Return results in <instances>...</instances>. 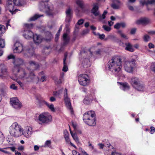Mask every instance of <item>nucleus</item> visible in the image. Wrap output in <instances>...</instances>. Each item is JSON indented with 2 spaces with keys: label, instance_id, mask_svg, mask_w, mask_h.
Here are the masks:
<instances>
[{
  "label": "nucleus",
  "instance_id": "obj_33",
  "mask_svg": "<svg viewBox=\"0 0 155 155\" xmlns=\"http://www.w3.org/2000/svg\"><path fill=\"white\" fill-rule=\"evenodd\" d=\"M26 50L28 51V52L30 54V55L32 56H34V57L36 56V54L34 53V48L32 47V46H31V48L29 49L27 48Z\"/></svg>",
  "mask_w": 155,
  "mask_h": 155
},
{
  "label": "nucleus",
  "instance_id": "obj_38",
  "mask_svg": "<svg viewBox=\"0 0 155 155\" xmlns=\"http://www.w3.org/2000/svg\"><path fill=\"white\" fill-rule=\"evenodd\" d=\"M44 72L42 71L39 74L40 76H41V78L40 79V81L41 82L45 81L46 79V77L44 75Z\"/></svg>",
  "mask_w": 155,
  "mask_h": 155
},
{
  "label": "nucleus",
  "instance_id": "obj_16",
  "mask_svg": "<svg viewBox=\"0 0 155 155\" xmlns=\"http://www.w3.org/2000/svg\"><path fill=\"white\" fill-rule=\"evenodd\" d=\"M24 49L23 45L18 41H17L15 44L13 48L14 53H19Z\"/></svg>",
  "mask_w": 155,
  "mask_h": 155
},
{
  "label": "nucleus",
  "instance_id": "obj_61",
  "mask_svg": "<svg viewBox=\"0 0 155 155\" xmlns=\"http://www.w3.org/2000/svg\"><path fill=\"white\" fill-rule=\"evenodd\" d=\"M148 46L149 48L150 49L154 48V45L151 43L149 44Z\"/></svg>",
  "mask_w": 155,
  "mask_h": 155
},
{
  "label": "nucleus",
  "instance_id": "obj_48",
  "mask_svg": "<svg viewBox=\"0 0 155 155\" xmlns=\"http://www.w3.org/2000/svg\"><path fill=\"white\" fill-rule=\"evenodd\" d=\"M155 131V128L153 127H151L150 129V133L152 134H153Z\"/></svg>",
  "mask_w": 155,
  "mask_h": 155
},
{
  "label": "nucleus",
  "instance_id": "obj_20",
  "mask_svg": "<svg viewBox=\"0 0 155 155\" xmlns=\"http://www.w3.org/2000/svg\"><path fill=\"white\" fill-rule=\"evenodd\" d=\"M108 39H110L112 41L114 42L118 43L120 41V39L113 35H108L106 38L105 39V40L106 41Z\"/></svg>",
  "mask_w": 155,
  "mask_h": 155
},
{
  "label": "nucleus",
  "instance_id": "obj_9",
  "mask_svg": "<svg viewBox=\"0 0 155 155\" xmlns=\"http://www.w3.org/2000/svg\"><path fill=\"white\" fill-rule=\"evenodd\" d=\"M32 27L33 24H26L24 25V28H25V30L24 31L23 35L25 38L29 39L33 37L34 35L33 32L29 30L32 28Z\"/></svg>",
  "mask_w": 155,
  "mask_h": 155
},
{
  "label": "nucleus",
  "instance_id": "obj_29",
  "mask_svg": "<svg viewBox=\"0 0 155 155\" xmlns=\"http://www.w3.org/2000/svg\"><path fill=\"white\" fill-rule=\"evenodd\" d=\"M70 131L71 135L72 138H73V139L75 140V141L77 143H79V139L78 138V137L76 134L75 133H73V132L71 131L70 128Z\"/></svg>",
  "mask_w": 155,
  "mask_h": 155
},
{
  "label": "nucleus",
  "instance_id": "obj_58",
  "mask_svg": "<svg viewBox=\"0 0 155 155\" xmlns=\"http://www.w3.org/2000/svg\"><path fill=\"white\" fill-rule=\"evenodd\" d=\"M84 21V20L80 19L78 21L77 24L79 25H81L83 23Z\"/></svg>",
  "mask_w": 155,
  "mask_h": 155
},
{
  "label": "nucleus",
  "instance_id": "obj_34",
  "mask_svg": "<svg viewBox=\"0 0 155 155\" xmlns=\"http://www.w3.org/2000/svg\"><path fill=\"white\" fill-rule=\"evenodd\" d=\"M13 3L17 6H21L24 3V0H13Z\"/></svg>",
  "mask_w": 155,
  "mask_h": 155
},
{
  "label": "nucleus",
  "instance_id": "obj_57",
  "mask_svg": "<svg viewBox=\"0 0 155 155\" xmlns=\"http://www.w3.org/2000/svg\"><path fill=\"white\" fill-rule=\"evenodd\" d=\"M114 28L116 29H118L120 28V23H117L114 26Z\"/></svg>",
  "mask_w": 155,
  "mask_h": 155
},
{
  "label": "nucleus",
  "instance_id": "obj_32",
  "mask_svg": "<svg viewBox=\"0 0 155 155\" xmlns=\"http://www.w3.org/2000/svg\"><path fill=\"white\" fill-rule=\"evenodd\" d=\"M126 47L125 49L131 52H133L134 51V48H132L131 45L129 43H125Z\"/></svg>",
  "mask_w": 155,
  "mask_h": 155
},
{
  "label": "nucleus",
  "instance_id": "obj_18",
  "mask_svg": "<svg viewBox=\"0 0 155 155\" xmlns=\"http://www.w3.org/2000/svg\"><path fill=\"white\" fill-rule=\"evenodd\" d=\"M33 41L37 45H39L44 40V38L39 35L35 34L33 37Z\"/></svg>",
  "mask_w": 155,
  "mask_h": 155
},
{
  "label": "nucleus",
  "instance_id": "obj_27",
  "mask_svg": "<svg viewBox=\"0 0 155 155\" xmlns=\"http://www.w3.org/2000/svg\"><path fill=\"white\" fill-rule=\"evenodd\" d=\"M0 68L1 69V74L0 75H2L1 77L3 75L6 74L7 73V69L6 67L4 65L1 64L0 65Z\"/></svg>",
  "mask_w": 155,
  "mask_h": 155
},
{
  "label": "nucleus",
  "instance_id": "obj_30",
  "mask_svg": "<svg viewBox=\"0 0 155 155\" xmlns=\"http://www.w3.org/2000/svg\"><path fill=\"white\" fill-rule=\"evenodd\" d=\"M29 64L32 67L35 69H37L39 67V65L38 63L33 61H29Z\"/></svg>",
  "mask_w": 155,
  "mask_h": 155
},
{
  "label": "nucleus",
  "instance_id": "obj_53",
  "mask_svg": "<svg viewBox=\"0 0 155 155\" xmlns=\"http://www.w3.org/2000/svg\"><path fill=\"white\" fill-rule=\"evenodd\" d=\"M72 154L71 155H81L78 152L75 150H73L72 151Z\"/></svg>",
  "mask_w": 155,
  "mask_h": 155
},
{
  "label": "nucleus",
  "instance_id": "obj_31",
  "mask_svg": "<svg viewBox=\"0 0 155 155\" xmlns=\"http://www.w3.org/2000/svg\"><path fill=\"white\" fill-rule=\"evenodd\" d=\"M63 90V88H61L58 91H54L53 92V95L58 97L59 98H60L61 96Z\"/></svg>",
  "mask_w": 155,
  "mask_h": 155
},
{
  "label": "nucleus",
  "instance_id": "obj_19",
  "mask_svg": "<svg viewBox=\"0 0 155 155\" xmlns=\"http://www.w3.org/2000/svg\"><path fill=\"white\" fill-rule=\"evenodd\" d=\"M117 84L119 85L120 88L124 91H128L130 89L129 85L127 82H117Z\"/></svg>",
  "mask_w": 155,
  "mask_h": 155
},
{
  "label": "nucleus",
  "instance_id": "obj_35",
  "mask_svg": "<svg viewBox=\"0 0 155 155\" xmlns=\"http://www.w3.org/2000/svg\"><path fill=\"white\" fill-rule=\"evenodd\" d=\"M43 16V15H39L38 14H35L31 18L29 19V20L30 21H35L38 19V18Z\"/></svg>",
  "mask_w": 155,
  "mask_h": 155
},
{
  "label": "nucleus",
  "instance_id": "obj_62",
  "mask_svg": "<svg viewBox=\"0 0 155 155\" xmlns=\"http://www.w3.org/2000/svg\"><path fill=\"white\" fill-rule=\"evenodd\" d=\"M104 144V146L107 147H109L110 145V143H109L108 141H107Z\"/></svg>",
  "mask_w": 155,
  "mask_h": 155
},
{
  "label": "nucleus",
  "instance_id": "obj_51",
  "mask_svg": "<svg viewBox=\"0 0 155 155\" xmlns=\"http://www.w3.org/2000/svg\"><path fill=\"white\" fill-rule=\"evenodd\" d=\"M150 85L151 87H155V80L151 81L150 82Z\"/></svg>",
  "mask_w": 155,
  "mask_h": 155
},
{
  "label": "nucleus",
  "instance_id": "obj_17",
  "mask_svg": "<svg viewBox=\"0 0 155 155\" xmlns=\"http://www.w3.org/2000/svg\"><path fill=\"white\" fill-rule=\"evenodd\" d=\"M13 63L14 64L13 71H17L18 69L21 68H19V66L23 63V61L21 59L16 58L14 60Z\"/></svg>",
  "mask_w": 155,
  "mask_h": 155
},
{
  "label": "nucleus",
  "instance_id": "obj_24",
  "mask_svg": "<svg viewBox=\"0 0 155 155\" xmlns=\"http://www.w3.org/2000/svg\"><path fill=\"white\" fill-rule=\"evenodd\" d=\"M82 65L84 68H88L91 66V62L89 59L85 58L82 61Z\"/></svg>",
  "mask_w": 155,
  "mask_h": 155
},
{
  "label": "nucleus",
  "instance_id": "obj_56",
  "mask_svg": "<svg viewBox=\"0 0 155 155\" xmlns=\"http://www.w3.org/2000/svg\"><path fill=\"white\" fill-rule=\"evenodd\" d=\"M60 35V33H59V32H57L56 34V35L55 40L56 42H57L58 41V37Z\"/></svg>",
  "mask_w": 155,
  "mask_h": 155
},
{
  "label": "nucleus",
  "instance_id": "obj_45",
  "mask_svg": "<svg viewBox=\"0 0 155 155\" xmlns=\"http://www.w3.org/2000/svg\"><path fill=\"white\" fill-rule=\"evenodd\" d=\"M103 53V51L101 49H98V50L95 51L94 54H95L97 55H100Z\"/></svg>",
  "mask_w": 155,
  "mask_h": 155
},
{
  "label": "nucleus",
  "instance_id": "obj_41",
  "mask_svg": "<svg viewBox=\"0 0 155 155\" xmlns=\"http://www.w3.org/2000/svg\"><path fill=\"white\" fill-rule=\"evenodd\" d=\"M76 3L77 5L79 6L81 8H83L84 6L83 3L82 1H81L80 0H77L76 1Z\"/></svg>",
  "mask_w": 155,
  "mask_h": 155
},
{
  "label": "nucleus",
  "instance_id": "obj_28",
  "mask_svg": "<svg viewBox=\"0 0 155 155\" xmlns=\"http://www.w3.org/2000/svg\"><path fill=\"white\" fill-rule=\"evenodd\" d=\"M63 45H64L67 44L69 41V38L66 33H64L63 36Z\"/></svg>",
  "mask_w": 155,
  "mask_h": 155
},
{
  "label": "nucleus",
  "instance_id": "obj_5",
  "mask_svg": "<svg viewBox=\"0 0 155 155\" xmlns=\"http://www.w3.org/2000/svg\"><path fill=\"white\" fill-rule=\"evenodd\" d=\"M83 120L87 125L94 126L96 124V117L94 112L90 110L86 112L83 115Z\"/></svg>",
  "mask_w": 155,
  "mask_h": 155
},
{
  "label": "nucleus",
  "instance_id": "obj_6",
  "mask_svg": "<svg viewBox=\"0 0 155 155\" xmlns=\"http://www.w3.org/2000/svg\"><path fill=\"white\" fill-rule=\"evenodd\" d=\"M35 120L40 124L47 123L51 122L52 120L51 115L48 112L42 113L35 118Z\"/></svg>",
  "mask_w": 155,
  "mask_h": 155
},
{
  "label": "nucleus",
  "instance_id": "obj_4",
  "mask_svg": "<svg viewBox=\"0 0 155 155\" xmlns=\"http://www.w3.org/2000/svg\"><path fill=\"white\" fill-rule=\"evenodd\" d=\"M50 0H43L39 4V8L41 11L45 12L47 15L52 16L54 14V7L52 5H48L47 2Z\"/></svg>",
  "mask_w": 155,
  "mask_h": 155
},
{
  "label": "nucleus",
  "instance_id": "obj_52",
  "mask_svg": "<svg viewBox=\"0 0 155 155\" xmlns=\"http://www.w3.org/2000/svg\"><path fill=\"white\" fill-rule=\"evenodd\" d=\"M99 38L101 39H104L105 37V35L104 34H98Z\"/></svg>",
  "mask_w": 155,
  "mask_h": 155
},
{
  "label": "nucleus",
  "instance_id": "obj_59",
  "mask_svg": "<svg viewBox=\"0 0 155 155\" xmlns=\"http://www.w3.org/2000/svg\"><path fill=\"white\" fill-rule=\"evenodd\" d=\"M136 31V29L135 28H133L131 30L130 33L131 34H134L135 33Z\"/></svg>",
  "mask_w": 155,
  "mask_h": 155
},
{
  "label": "nucleus",
  "instance_id": "obj_23",
  "mask_svg": "<svg viewBox=\"0 0 155 155\" xmlns=\"http://www.w3.org/2000/svg\"><path fill=\"white\" fill-rule=\"evenodd\" d=\"M140 3L143 5H152L155 3V0H140Z\"/></svg>",
  "mask_w": 155,
  "mask_h": 155
},
{
  "label": "nucleus",
  "instance_id": "obj_25",
  "mask_svg": "<svg viewBox=\"0 0 155 155\" xmlns=\"http://www.w3.org/2000/svg\"><path fill=\"white\" fill-rule=\"evenodd\" d=\"M68 56V53L66 52L64 54V57L63 59V64L64 66L62 69V70L66 72L67 71L68 69V68L67 66V64L66 63V58Z\"/></svg>",
  "mask_w": 155,
  "mask_h": 155
},
{
  "label": "nucleus",
  "instance_id": "obj_2",
  "mask_svg": "<svg viewBox=\"0 0 155 155\" xmlns=\"http://www.w3.org/2000/svg\"><path fill=\"white\" fill-rule=\"evenodd\" d=\"M122 58L119 56L113 57L108 64V70L114 74L119 72L121 69Z\"/></svg>",
  "mask_w": 155,
  "mask_h": 155
},
{
  "label": "nucleus",
  "instance_id": "obj_60",
  "mask_svg": "<svg viewBox=\"0 0 155 155\" xmlns=\"http://www.w3.org/2000/svg\"><path fill=\"white\" fill-rule=\"evenodd\" d=\"M120 36L125 39H127L128 38V37L125 35L123 33L121 34Z\"/></svg>",
  "mask_w": 155,
  "mask_h": 155
},
{
  "label": "nucleus",
  "instance_id": "obj_55",
  "mask_svg": "<svg viewBox=\"0 0 155 155\" xmlns=\"http://www.w3.org/2000/svg\"><path fill=\"white\" fill-rule=\"evenodd\" d=\"M8 59H13L15 60V56L12 54H11L9 55H8Z\"/></svg>",
  "mask_w": 155,
  "mask_h": 155
},
{
  "label": "nucleus",
  "instance_id": "obj_39",
  "mask_svg": "<svg viewBox=\"0 0 155 155\" xmlns=\"http://www.w3.org/2000/svg\"><path fill=\"white\" fill-rule=\"evenodd\" d=\"M64 138L67 143L68 144H70L72 146L74 147L75 148H76V146L71 142L69 137H65Z\"/></svg>",
  "mask_w": 155,
  "mask_h": 155
},
{
  "label": "nucleus",
  "instance_id": "obj_44",
  "mask_svg": "<svg viewBox=\"0 0 155 155\" xmlns=\"http://www.w3.org/2000/svg\"><path fill=\"white\" fill-rule=\"evenodd\" d=\"M111 7L114 9H117L119 8V5L116 4L115 3H113L111 5Z\"/></svg>",
  "mask_w": 155,
  "mask_h": 155
},
{
  "label": "nucleus",
  "instance_id": "obj_64",
  "mask_svg": "<svg viewBox=\"0 0 155 155\" xmlns=\"http://www.w3.org/2000/svg\"><path fill=\"white\" fill-rule=\"evenodd\" d=\"M120 27H121L123 28H124L126 26V24L124 22H121L120 23Z\"/></svg>",
  "mask_w": 155,
  "mask_h": 155
},
{
  "label": "nucleus",
  "instance_id": "obj_36",
  "mask_svg": "<svg viewBox=\"0 0 155 155\" xmlns=\"http://www.w3.org/2000/svg\"><path fill=\"white\" fill-rule=\"evenodd\" d=\"M45 103L52 111L54 112L55 111V110L54 108V105L53 104H49L48 102L46 101L45 102Z\"/></svg>",
  "mask_w": 155,
  "mask_h": 155
},
{
  "label": "nucleus",
  "instance_id": "obj_15",
  "mask_svg": "<svg viewBox=\"0 0 155 155\" xmlns=\"http://www.w3.org/2000/svg\"><path fill=\"white\" fill-rule=\"evenodd\" d=\"M95 90L92 89L91 91V94L89 95H87L85 97L83 101L85 105H88L91 104L92 100H94V94Z\"/></svg>",
  "mask_w": 155,
  "mask_h": 155
},
{
  "label": "nucleus",
  "instance_id": "obj_42",
  "mask_svg": "<svg viewBox=\"0 0 155 155\" xmlns=\"http://www.w3.org/2000/svg\"><path fill=\"white\" fill-rule=\"evenodd\" d=\"M103 28L105 31H110L111 29L110 27L106 25H104L103 26Z\"/></svg>",
  "mask_w": 155,
  "mask_h": 155
},
{
  "label": "nucleus",
  "instance_id": "obj_46",
  "mask_svg": "<svg viewBox=\"0 0 155 155\" xmlns=\"http://www.w3.org/2000/svg\"><path fill=\"white\" fill-rule=\"evenodd\" d=\"M69 136V133L66 130H64V138L68 137Z\"/></svg>",
  "mask_w": 155,
  "mask_h": 155
},
{
  "label": "nucleus",
  "instance_id": "obj_47",
  "mask_svg": "<svg viewBox=\"0 0 155 155\" xmlns=\"http://www.w3.org/2000/svg\"><path fill=\"white\" fill-rule=\"evenodd\" d=\"M150 69L152 71L155 73V63H153L151 64Z\"/></svg>",
  "mask_w": 155,
  "mask_h": 155
},
{
  "label": "nucleus",
  "instance_id": "obj_7",
  "mask_svg": "<svg viewBox=\"0 0 155 155\" xmlns=\"http://www.w3.org/2000/svg\"><path fill=\"white\" fill-rule=\"evenodd\" d=\"M132 86L139 91H143L144 90V86L140 83L139 78L137 77H133L129 80Z\"/></svg>",
  "mask_w": 155,
  "mask_h": 155
},
{
  "label": "nucleus",
  "instance_id": "obj_3",
  "mask_svg": "<svg viewBox=\"0 0 155 155\" xmlns=\"http://www.w3.org/2000/svg\"><path fill=\"white\" fill-rule=\"evenodd\" d=\"M15 71L19 72V78L26 82H30L35 78H37L38 80L39 79L33 73L31 72L29 69L27 68L24 69L21 68L18 69L17 71Z\"/></svg>",
  "mask_w": 155,
  "mask_h": 155
},
{
  "label": "nucleus",
  "instance_id": "obj_14",
  "mask_svg": "<svg viewBox=\"0 0 155 155\" xmlns=\"http://www.w3.org/2000/svg\"><path fill=\"white\" fill-rule=\"evenodd\" d=\"M5 8L6 10H8L12 15L15 14L18 11V9L15 8V4L12 1L7 2Z\"/></svg>",
  "mask_w": 155,
  "mask_h": 155
},
{
  "label": "nucleus",
  "instance_id": "obj_1",
  "mask_svg": "<svg viewBox=\"0 0 155 155\" xmlns=\"http://www.w3.org/2000/svg\"><path fill=\"white\" fill-rule=\"evenodd\" d=\"M33 131L32 128L30 126H26L23 130L21 126L17 123H13L9 128V132L12 136L17 137L23 135L26 138L31 137Z\"/></svg>",
  "mask_w": 155,
  "mask_h": 155
},
{
  "label": "nucleus",
  "instance_id": "obj_11",
  "mask_svg": "<svg viewBox=\"0 0 155 155\" xmlns=\"http://www.w3.org/2000/svg\"><path fill=\"white\" fill-rule=\"evenodd\" d=\"M78 80L79 84L84 86L87 85L89 82L88 76L86 74L79 75L78 77Z\"/></svg>",
  "mask_w": 155,
  "mask_h": 155
},
{
  "label": "nucleus",
  "instance_id": "obj_26",
  "mask_svg": "<svg viewBox=\"0 0 155 155\" xmlns=\"http://www.w3.org/2000/svg\"><path fill=\"white\" fill-rule=\"evenodd\" d=\"M45 38H44V40L46 41H49L53 38V36L51 32L47 31L45 33Z\"/></svg>",
  "mask_w": 155,
  "mask_h": 155
},
{
  "label": "nucleus",
  "instance_id": "obj_63",
  "mask_svg": "<svg viewBox=\"0 0 155 155\" xmlns=\"http://www.w3.org/2000/svg\"><path fill=\"white\" fill-rule=\"evenodd\" d=\"M68 22V23L67 24H66L65 25V28L66 29V30L68 32L69 29V24L68 23L69 22L67 21Z\"/></svg>",
  "mask_w": 155,
  "mask_h": 155
},
{
  "label": "nucleus",
  "instance_id": "obj_13",
  "mask_svg": "<svg viewBox=\"0 0 155 155\" xmlns=\"http://www.w3.org/2000/svg\"><path fill=\"white\" fill-rule=\"evenodd\" d=\"M10 102L13 107L15 109H19L22 107L21 103L17 97L11 98Z\"/></svg>",
  "mask_w": 155,
  "mask_h": 155
},
{
  "label": "nucleus",
  "instance_id": "obj_12",
  "mask_svg": "<svg viewBox=\"0 0 155 155\" xmlns=\"http://www.w3.org/2000/svg\"><path fill=\"white\" fill-rule=\"evenodd\" d=\"M64 99V102L66 107L69 109L71 110V113H73V111L72 110V107L71 106V103L70 98L69 97L68 94V90L66 88H65L63 93Z\"/></svg>",
  "mask_w": 155,
  "mask_h": 155
},
{
  "label": "nucleus",
  "instance_id": "obj_49",
  "mask_svg": "<svg viewBox=\"0 0 155 155\" xmlns=\"http://www.w3.org/2000/svg\"><path fill=\"white\" fill-rule=\"evenodd\" d=\"M10 88L14 90H16L17 89V87L15 86V84H12L10 86Z\"/></svg>",
  "mask_w": 155,
  "mask_h": 155
},
{
  "label": "nucleus",
  "instance_id": "obj_22",
  "mask_svg": "<svg viewBox=\"0 0 155 155\" xmlns=\"http://www.w3.org/2000/svg\"><path fill=\"white\" fill-rule=\"evenodd\" d=\"M66 21L69 22L70 21L72 17L71 9L70 8L67 9L66 11Z\"/></svg>",
  "mask_w": 155,
  "mask_h": 155
},
{
  "label": "nucleus",
  "instance_id": "obj_40",
  "mask_svg": "<svg viewBox=\"0 0 155 155\" xmlns=\"http://www.w3.org/2000/svg\"><path fill=\"white\" fill-rule=\"evenodd\" d=\"M51 141L50 140H47L45 143V145L43 146L45 147H51Z\"/></svg>",
  "mask_w": 155,
  "mask_h": 155
},
{
  "label": "nucleus",
  "instance_id": "obj_8",
  "mask_svg": "<svg viewBox=\"0 0 155 155\" xmlns=\"http://www.w3.org/2000/svg\"><path fill=\"white\" fill-rule=\"evenodd\" d=\"M135 60L134 59L124 61L123 64L124 70L128 73H132L135 67Z\"/></svg>",
  "mask_w": 155,
  "mask_h": 155
},
{
  "label": "nucleus",
  "instance_id": "obj_21",
  "mask_svg": "<svg viewBox=\"0 0 155 155\" xmlns=\"http://www.w3.org/2000/svg\"><path fill=\"white\" fill-rule=\"evenodd\" d=\"M150 22L149 19L146 18H142L136 21L137 24L146 25L148 24Z\"/></svg>",
  "mask_w": 155,
  "mask_h": 155
},
{
  "label": "nucleus",
  "instance_id": "obj_37",
  "mask_svg": "<svg viewBox=\"0 0 155 155\" xmlns=\"http://www.w3.org/2000/svg\"><path fill=\"white\" fill-rule=\"evenodd\" d=\"M115 76L120 79H123L125 77V75L123 74L121 72V70L119 72L117 73L116 74H114Z\"/></svg>",
  "mask_w": 155,
  "mask_h": 155
},
{
  "label": "nucleus",
  "instance_id": "obj_54",
  "mask_svg": "<svg viewBox=\"0 0 155 155\" xmlns=\"http://www.w3.org/2000/svg\"><path fill=\"white\" fill-rule=\"evenodd\" d=\"M17 82L21 87H24V84L22 83L20 81L18 80L17 81Z\"/></svg>",
  "mask_w": 155,
  "mask_h": 155
},
{
  "label": "nucleus",
  "instance_id": "obj_43",
  "mask_svg": "<svg viewBox=\"0 0 155 155\" xmlns=\"http://www.w3.org/2000/svg\"><path fill=\"white\" fill-rule=\"evenodd\" d=\"M143 40L145 42H148L150 40V37L147 35H145L143 37Z\"/></svg>",
  "mask_w": 155,
  "mask_h": 155
},
{
  "label": "nucleus",
  "instance_id": "obj_50",
  "mask_svg": "<svg viewBox=\"0 0 155 155\" xmlns=\"http://www.w3.org/2000/svg\"><path fill=\"white\" fill-rule=\"evenodd\" d=\"M10 149L12 151L15 152V148L14 147H6L4 148L5 149Z\"/></svg>",
  "mask_w": 155,
  "mask_h": 155
},
{
  "label": "nucleus",
  "instance_id": "obj_10",
  "mask_svg": "<svg viewBox=\"0 0 155 155\" xmlns=\"http://www.w3.org/2000/svg\"><path fill=\"white\" fill-rule=\"evenodd\" d=\"M98 4L97 3H96L94 4L93 8L91 10V12L95 16H100V19L101 20L105 18L106 15L107 13V12L105 11L102 16L100 14L99 12L98 11Z\"/></svg>",
  "mask_w": 155,
  "mask_h": 155
}]
</instances>
